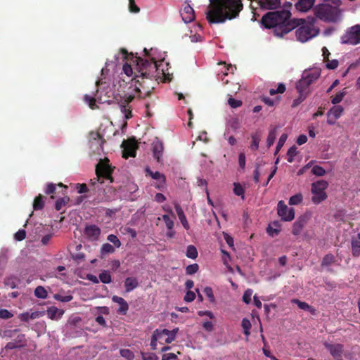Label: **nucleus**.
I'll return each instance as SVG.
<instances>
[{
	"label": "nucleus",
	"instance_id": "obj_1",
	"mask_svg": "<svg viewBox=\"0 0 360 360\" xmlns=\"http://www.w3.org/2000/svg\"><path fill=\"white\" fill-rule=\"evenodd\" d=\"M145 58L135 56L133 53H129L125 49H120V54L124 60H130L134 65L132 68L131 64L125 63L123 65V72L127 76L134 75L131 79V86H134V91L136 93H141V88L146 91V95L150 93L153 86L150 83L156 77L158 71V65L156 60L150 56L149 51L145 48Z\"/></svg>",
	"mask_w": 360,
	"mask_h": 360
},
{
	"label": "nucleus",
	"instance_id": "obj_2",
	"mask_svg": "<svg viewBox=\"0 0 360 360\" xmlns=\"http://www.w3.org/2000/svg\"><path fill=\"white\" fill-rule=\"evenodd\" d=\"M291 15L290 11L285 8L269 11L262 16L261 24L264 28H273L274 34L282 37L304 22L302 18L291 19Z\"/></svg>",
	"mask_w": 360,
	"mask_h": 360
},
{
	"label": "nucleus",
	"instance_id": "obj_3",
	"mask_svg": "<svg viewBox=\"0 0 360 360\" xmlns=\"http://www.w3.org/2000/svg\"><path fill=\"white\" fill-rule=\"evenodd\" d=\"M243 8L241 0H210L206 19L210 24L224 23L237 18Z\"/></svg>",
	"mask_w": 360,
	"mask_h": 360
},
{
	"label": "nucleus",
	"instance_id": "obj_4",
	"mask_svg": "<svg viewBox=\"0 0 360 360\" xmlns=\"http://www.w3.org/2000/svg\"><path fill=\"white\" fill-rule=\"evenodd\" d=\"M340 0H324L323 3L319 4L313 8V15H309L311 23H316L321 20L328 23H335L341 20L342 11L340 8Z\"/></svg>",
	"mask_w": 360,
	"mask_h": 360
},
{
	"label": "nucleus",
	"instance_id": "obj_5",
	"mask_svg": "<svg viewBox=\"0 0 360 360\" xmlns=\"http://www.w3.org/2000/svg\"><path fill=\"white\" fill-rule=\"evenodd\" d=\"M304 22L297 27L295 31L296 38L298 41L304 43L312 38L316 37L319 34V29L315 27L316 23H311L309 20V16L307 18H303Z\"/></svg>",
	"mask_w": 360,
	"mask_h": 360
},
{
	"label": "nucleus",
	"instance_id": "obj_6",
	"mask_svg": "<svg viewBox=\"0 0 360 360\" xmlns=\"http://www.w3.org/2000/svg\"><path fill=\"white\" fill-rule=\"evenodd\" d=\"M320 76L319 71L304 72L302 78L297 82L296 89L299 93L307 94L309 86L314 83Z\"/></svg>",
	"mask_w": 360,
	"mask_h": 360
},
{
	"label": "nucleus",
	"instance_id": "obj_7",
	"mask_svg": "<svg viewBox=\"0 0 360 360\" xmlns=\"http://www.w3.org/2000/svg\"><path fill=\"white\" fill-rule=\"evenodd\" d=\"M328 186V183L325 180H319L312 184L311 192L314 196L311 200L314 204H319L327 198L325 190Z\"/></svg>",
	"mask_w": 360,
	"mask_h": 360
},
{
	"label": "nucleus",
	"instance_id": "obj_8",
	"mask_svg": "<svg viewBox=\"0 0 360 360\" xmlns=\"http://www.w3.org/2000/svg\"><path fill=\"white\" fill-rule=\"evenodd\" d=\"M109 162L110 161L108 158H105L104 160H101L96 165V174L97 175L98 181L100 179L101 177H102L105 179L110 180L111 183L113 181L112 173L113 172L114 168L111 167V165L109 164Z\"/></svg>",
	"mask_w": 360,
	"mask_h": 360
},
{
	"label": "nucleus",
	"instance_id": "obj_9",
	"mask_svg": "<svg viewBox=\"0 0 360 360\" xmlns=\"http://www.w3.org/2000/svg\"><path fill=\"white\" fill-rule=\"evenodd\" d=\"M342 44L356 45L360 43V25L350 27L347 32L342 36Z\"/></svg>",
	"mask_w": 360,
	"mask_h": 360
},
{
	"label": "nucleus",
	"instance_id": "obj_10",
	"mask_svg": "<svg viewBox=\"0 0 360 360\" xmlns=\"http://www.w3.org/2000/svg\"><path fill=\"white\" fill-rule=\"evenodd\" d=\"M178 331V328L169 330L160 327L155 330V333L158 334V337L161 338V339H159L160 344H169L172 342L176 339Z\"/></svg>",
	"mask_w": 360,
	"mask_h": 360
},
{
	"label": "nucleus",
	"instance_id": "obj_11",
	"mask_svg": "<svg viewBox=\"0 0 360 360\" xmlns=\"http://www.w3.org/2000/svg\"><path fill=\"white\" fill-rule=\"evenodd\" d=\"M121 147L123 148L122 157L127 159L129 157H135L136 149L138 148L137 142L134 139L124 140Z\"/></svg>",
	"mask_w": 360,
	"mask_h": 360
},
{
	"label": "nucleus",
	"instance_id": "obj_12",
	"mask_svg": "<svg viewBox=\"0 0 360 360\" xmlns=\"http://www.w3.org/2000/svg\"><path fill=\"white\" fill-rule=\"evenodd\" d=\"M277 212L281 219L285 221H290L295 217L294 209L288 208L283 200L279 201L278 203Z\"/></svg>",
	"mask_w": 360,
	"mask_h": 360
},
{
	"label": "nucleus",
	"instance_id": "obj_13",
	"mask_svg": "<svg viewBox=\"0 0 360 360\" xmlns=\"http://www.w3.org/2000/svg\"><path fill=\"white\" fill-rule=\"evenodd\" d=\"M325 347L330 352L333 357L336 360H341L343 352V345L341 344L324 343Z\"/></svg>",
	"mask_w": 360,
	"mask_h": 360
},
{
	"label": "nucleus",
	"instance_id": "obj_14",
	"mask_svg": "<svg viewBox=\"0 0 360 360\" xmlns=\"http://www.w3.org/2000/svg\"><path fill=\"white\" fill-rule=\"evenodd\" d=\"M309 219V217L306 214L299 217L292 225V233L294 236H299L307 225Z\"/></svg>",
	"mask_w": 360,
	"mask_h": 360
},
{
	"label": "nucleus",
	"instance_id": "obj_15",
	"mask_svg": "<svg viewBox=\"0 0 360 360\" xmlns=\"http://www.w3.org/2000/svg\"><path fill=\"white\" fill-rule=\"evenodd\" d=\"M294 1L296 11L302 13H307L315 6V0H294Z\"/></svg>",
	"mask_w": 360,
	"mask_h": 360
},
{
	"label": "nucleus",
	"instance_id": "obj_16",
	"mask_svg": "<svg viewBox=\"0 0 360 360\" xmlns=\"http://www.w3.org/2000/svg\"><path fill=\"white\" fill-rule=\"evenodd\" d=\"M101 229L94 224L87 225L84 231L85 236L91 241L97 240L101 235Z\"/></svg>",
	"mask_w": 360,
	"mask_h": 360
},
{
	"label": "nucleus",
	"instance_id": "obj_17",
	"mask_svg": "<svg viewBox=\"0 0 360 360\" xmlns=\"http://www.w3.org/2000/svg\"><path fill=\"white\" fill-rule=\"evenodd\" d=\"M343 112V108L341 105H335L328 112L327 122L330 125H333L336 120L341 116Z\"/></svg>",
	"mask_w": 360,
	"mask_h": 360
},
{
	"label": "nucleus",
	"instance_id": "obj_18",
	"mask_svg": "<svg viewBox=\"0 0 360 360\" xmlns=\"http://www.w3.org/2000/svg\"><path fill=\"white\" fill-rule=\"evenodd\" d=\"M146 172L147 175L151 176L153 179L158 180L157 185L155 187L159 190H162V188L165 186L166 183V177L163 174H161L159 172H153L150 169V168L147 167L146 169Z\"/></svg>",
	"mask_w": 360,
	"mask_h": 360
},
{
	"label": "nucleus",
	"instance_id": "obj_19",
	"mask_svg": "<svg viewBox=\"0 0 360 360\" xmlns=\"http://www.w3.org/2000/svg\"><path fill=\"white\" fill-rule=\"evenodd\" d=\"M180 13L183 21L186 23L191 22L195 19L194 10L188 4L184 5V8Z\"/></svg>",
	"mask_w": 360,
	"mask_h": 360
},
{
	"label": "nucleus",
	"instance_id": "obj_20",
	"mask_svg": "<svg viewBox=\"0 0 360 360\" xmlns=\"http://www.w3.org/2000/svg\"><path fill=\"white\" fill-rule=\"evenodd\" d=\"M163 150L164 147L162 142L156 138L152 143V151L154 158L158 162H161Z\"/></svg>",
	"mask_w": 360,
	"mask_h": 360
},
{
	"label": "nucleus",
	"instance_id": "obj_21",
	"mask_svg": "<svg viewBox=\"0 0 360 360\" xmlns=\"http://www.w3.org/2000/svg\"><path fill=\"white\" fill-rule=\"evenodd\" d=\"M258 4L263 9L274 10L281 5V0H257Z\"/></svg>",
	"mask_w": 360,
	"mask_h": 360
},
{
	"label": "nucleus",
	"instance_id": "obj_22",
	"mask_svg": "<svg viewBox=\"0 0 360 360\" xmlns=\"http://www.w3.org/2000/svg\"><path fill=\"white\" fill-rule=\"evenodd\" d=\"M105 142V139L98 132H91L89 143L91 148L95 146L96 150H99Z\"/></svg>",
	"mask_w": 360,
	"mask_h": 360
},
{
	"label": "nucleus",
	"instance_id": "obj_23",
	"mask_svg": "<svg viewBox=\"0 0 360 360\" xmlns=\"http://www.w3.org/2000/svg\"><path fill=\"white\" fill-rule=\"evenodd\" d=\"M112 300L113 302L117 303L120 305L117 312L119 314L125 315L129 310V304L127 301L124 298L117 295L112 296Z\"/></svg>",
	"mask_w": 360,
	"mask_h": 360
},
{
	"label": "nucleus",
	"instance_id": "obj_24",
	"mask_svg": "<svg viewBox=\"0 0 360 360\" xmlns=\"http://www.w3.org/2000/svg\"><path fill=\"white\" fill-rule=\"evenodd\" d=\"M64 311L59 309L56 307H51L47 309V315L51 320H58L61 318Z\"/></svg>",
	"mask_w": 360,
	"mask_h": 360
},
{
	"label": "nucleus",
	"instance_id": "obj_25",
	"mask_svg": "<svg viewBox=\"0 0 360 360\" xmlns=\"http://www.w3.org/2000/svg\"><path fill=\"white\" fill-rule=\"evenodd\" d=\"M139 285L138 281L136 278L128 277L124 281V287L127 292H131L136 288Z\"/></svg>",
	"mask_w": 360,
	"mask_h": 360
},
{
	"label": "nucleus",
	"instance_id": "obj_26",
	"mask_svg": "<svg viewBox=\"0 0 360 360\" xmlns=\"http://www.w3.org/2000/svg\"><path fill=\"white\" fill-rule=\"evenodd\" d=\"M352 254L354 257H357L360 255V239L352 238L351 241Z\"/></svg>",
	"mask_w": 360,
	"mask_h": 360
},
{
	"label": "nucleus",
	"instance_id": "obj_27",
	"mask_svg": "<svg viewBox=\"0 0 360 360\" xmlns=\"http://www.w3.org/2000/svg\"><path fill=\"white\" fill-rule=\"evenodd\" d=\"M252 143L250 145L251 150L255 151L259 148V144L261 140V134L259 132H255L251 135Z\"/></svg>",
	"mask_w": 360,
	"mask_h": 360
},
{
	"label": "nucleus",
	"instance_id": "obj_28",
	"mask_svg": "<svg viewBox=\"0 0 360 360\" xmlns=\"http://www.w3.org/2000/svg\"><path fill=\"white\" fill-rule=\"evenodd\" d=\"M291 302L292 303L297 304L300 309H303V310L309 311L312 314H314V312L316 311L315 309L312 308L307 302H302L297 299H292Z\"/></svg>",
	"mask_w": 360,
	"mask_h": 360
},
{
	"label": "nucleus",
	"instance_id": "obj_29",
	"mask_svg": "<svg viewBox=\"0 0 360 360\" xmlns=\"http://www.w3.org/2000/svg\"><path fill=\"white\" fill-rule=\"evenodd\" d=\"M44 197L41 194L37 196L33 202V208L34 210H42L44 207V201L43 200Z\"/></svg>",
	"mask_w": 360,
	"mask_h": 360
},
{
	"label": "nucleus",
	"instance_id": "obj_30",
	"mask_svg": "<svg viewBox=\"0 0 360 360\" xmlns=\"http://www.w3.org/2000/svg\"><path fill=\"white\" fill-rule=\"evenodd\" d=\"M276 134H277V127H274L269 131L268 136H267V139H266V143H267L268 148H270L274 144L275 139L276 138Z\"/></svg>",
	"mask_w": 360,
	"mask_h": 360
},
{
	"label": "nucleus",
	"instance_id": "obj_31",
	"mask_svg": "<svg viewBox=\"0 0 360 360\" xmlns=\"http://www.w3.org/2000/svg\"><path fill=\"white\" fill-rule=\"evenodd\" d=\"M38 317V312H32L30 314L29 312L22 313L19 315V319L20 321L24 322H28L30 320L35 319Z\"/></svg>",
	"mask_w": 360,
	"mask_h": 360
},
{
	"label": "nucleus",
	"instance_id": "obj_32",
	"mask_svg": "<svg viewBox=\"0 0 360 360\" xmlns=\"http://www.w3.org/2000/svg\"><path fill=\"white\" fill-rule=\"evenodd\" d=\"M70 200L68 196H64L58 198L55 203V209L57 211L60 210Z\"/></svg>",
	"mask_w": 360,
	"mask_h": 360
},
{
	"label": "nucleus",
	"instance_id": "obj_33",
	"mask_svg": "<svg viewBox=\"0 0 360 360\" xmlns=\"http://www.w3.org/2000/svg\"><path fill=\"white\" fill-rule=\"evenodd\" d=\"M115 249L112 245L106 243L102 245L101 248V254L102 255L112 254L115 252Z\"/></svg>",
	"mask_w": 360,
	"mask_h": 360
},
{
	"label": "nucleus",
	"instance_id": "obj_34",
	"mask_svg": "<svg viewBox=\"0 0 360 360\" xmlns=\"http://www.w3.org/2000/svg\"><path fill=\"white\" fill-rule=\"evenodd\" d=\"M84 101L89 105V108L92 110H94L98 108L96 104V98L94 96L84 95Z\"/></svg>",
	"mask_w": 360,
	"mask_h": 360
},
{
	"label": "nucleus",
	"instance_id": "obj_35",
	"mask_svg": "<svg viewBox=\"0 0 360 360\" xmlns=\"http://www.w3.org/2000/svg\"><path fill=\"white\" fill-rule=\"evenodd\" d=\"M186 255L187 257L191 259H195L198 257V250L193 245H189L186 249Z\"/></svg>",
	"mask_w": 360,
	"mask_h": 360
},
{
	"label": "nucleus",
	"instance_id": "obj_36",
	"mask_svg": "<svg viewBox=\"0 0 360 360\" xmlns=\"http://www.w3.org/2000/svg\"><path fill=\"white\" fill-rule=\"evenodd\" d=\"M241 326L243 328L244 334L246 336L250 335V329L252 328V324H251L250 321L248 319L244 318L242 320Z\"/></svg>",
	"mask_w": 360,
	"mask_h": 360
},
{
	"label": "nucleus",
	"instance_id": "obj_37",
	"mask_svg": "<svg viewBox=\"0 0 360 360\" xmlns=\"http://www.w3.org/2000/svg\"><path fill=\"white\" fill-rule=\"evenodd\" d=\"M99 279L105 284H108L112 281L111 275L107 271H103L99 274Z\"/></svg>",
	"mask_w": 360,
	"mask_h": 360
},
{
	"label": "nucleus",
	"instance_id": "obj_38",
	"mask_svg": "<svg viewBox=\"0 0 360 360\" xmlns=\"http://www.w3.org/2000/svg\"><path fill=\"white\" fill-rule=\"evenodd\" d=\"M303 200V196L301 193H297L289 199V204L290 205H297L300 204Z\"/></svg>",
	"mask_w": 360,
	"mask_h": 360
},
{
	"label": "nucleus",
	"instance_id": "obj_39",
	"mask_svg": "<svg viewBox=\"0 0 360 360\" xmlns=\"http://www.w3.org/2000/svg\"><path fill=\"white\" fill-rule=\"evenodd\" d=\"M297 147L293 146L290 147L287 152V160L288 162H292L294 161L295 157L297 155Z\"/></svg>",
	"mask_w": 360,
	"mask_h": 360
},
{
	"label": "nucleus",
	"instance_id": "obj_40",
	"mask_svg": "<svg viewBox=\"0 0 360 360\" xmlns=\"http://www.w3.org/2000/svg\"><path fill=\"white\" fill-rule=\"evenodd\" d=\"M34 295L38 298L45 299L47 297V292L42 286H37L34 290Z\"/></svg>",
	"mask_w": 360,
	"mask_h": 360
},
{
	"label": "nucleus",
	"instance_id": "obj_41",
	"mask_svg": "<svg viewBox=\"0 0 360 360\" xmlns=\"http://www.w3.org/2000/svg\"><path fill=\"white\" fill-rule=\"evenodd\" d=\"M335 262V257L332 254H327L323 258L321 266H330Z\"/></svg>",
	"mask_w": 360,
	"mask_h": 360
},
{
	"label": "nucleus",
	"instance_id": "obj_42",
	"mask_svg": "<svg viewBox=\"0 0 360 360\" xmlns=\"http://www.w3.org/2000/svg\"><path fill=\"white\" fill-rule=\"evenodd\" d=\"M234 188H233V193L235 195L238 196H241L242 199L245 198L244 196V188L239 183H234L233 184Z\"/></svg>",
	"mask_w": 360,
	"mask_h": 360
},
{
	"label": "nucleus",
	"instance_id": "obj_43",
	"mask_svg": "<svg viewBox=\"0 0 360 360\" xmlns=\"http://www.w3.org/2000/svg\"><path fill=\"white\" fill-rule=\"evenodd\" d=\"M121 356L125 358L127 360H132L134 357V354L132 351L129 349H122L120 351Z\"/></svg>",
	"mask_w": 360,
	"mask_h": 360
},
{
	"label": "nucleus",
	"instance_id": "obj_44",
	"mask_svg": "<svg viewBox=\"0 0 360 360\" xmlns=\"http://www.w3.org/2000/svg\"><path fill=\"white\" fill-rule=\"evenodd\" d=\"M346 93L344 91H341L338 93L335 96H331V103L334 105H337L339 103H340L344 96H345Z\"/></svg>",
	"mask_w": 360,
	"mask_h": 360
},
{
	"label": "nucleus",
	"instance_id": "obj_45",
	"mask_svg": "<svg viewBox=\"0 0 360 360\" xmlns=\"http://www.w3.org/2000/svg\"><path fill=\"white\" fill-rule=\"evenodd\" d=\"M285 91V86L283 83H280L277 89H271L269 90V94L274 96L276 94H283Z\"/></svg>",
	"mask_w": 360,
	"mask_h": 360
},
{
	"label": "nucleus",
	"instance_id": "obj_46",
	"mask_svg": "<svg viewBox=\"0 0 360 360\" xmlns=\"http://www.w3.org/2000/svg\"><path fill=\"white\" fill-rule=\"evenodd\" d=\"M311 173L317 176H322L326 174V171L322 167L315 165L311 169Z\"/></svg>",
	"mask_w": 360,
	"mask_h": 360
},
{
	"label": "nucleus",
	"instance_id": "obj_47",
	"mask_svg": "<svg viewBox=\"0 0 360 360\" xmlns=\"http://www.w3.org/2000/svg\"><path fill=\"white\" fill-rule=\"evenodd\" d=\"M53 297L55 300L62 302H68L73 299V297L70 295L63 296L59 294H55Z\"/></svg>",
	"mask_w": 360,
	"mask_h": 360
},
{
	"label": "nucleus",
	"instance_id": "obj_48",
	"mask_svg": "<svg viewBox=\"0 0 360 360\" xmlns=\"http://www.w3.org/2000/svg\"><path fill=\"white\" fill-rule=\"evenodd\" d=\"M199 269V266L198 264H190L186 268V273L188 275H192L195 274Z\"/></svg>",
	"mask_w": 360,
	"mask_h": 360
},
{
	"label": "nucleus",
	"instance_id": "obj_49",
	"mask_svg": "<svg viewBox=\"0 0 360 360\" xmlns=\"http://www.w3.org/2000/svg\"><path fill=\"white\" fill-rule=\"evenodd\" d=\"M107 240L110 243H113L115 247L120 248L121 246V242L119 238L114 234H110L107 237Z\"/></svg>",
	"mask_w": 360,
	"mask_h": 360
},
{
	"label": "nucleus",
	"instance_id": "obj_50",
	"mask_svg": "<svg viewBox=\"0 0 360 360\" xmlns=\"http://www.w3.org/2000/svg\"><path fill=\"white\" fill-rule=\"evenodd\" d=\"M326 63V68L329 70H335L338 67L339 62L336 59L330 60L324 62Z\"/></svg>",
	"mask_w": 360,
	"mask_h": 360
},
{
	"label": "nucleus",
	"instance_id": "obj_51",
	"mask_svg": "<svg viewBox=\"0 0 360 360\" xmlns=\"http://www.w3.org/2000/svg\"><path fill=\"white\" fill-rule=\"evenodd\" d=\"M162 220L165 221L167 228L169 230H172L174 227L173 220L167 214H164L162 217Z\"/></svg>",
	"mask_w": 360,
	"mask_h": 360
},
{
	"label": "nucleus",
	"instance_id": "obj_52",
	"mask_svg": "<svg viewBox=\"0 0 360 360\" xmlns=\"http://www.w3.org/2000/svg\"><path fill=\"white\" fill-rule=\"evenodd\" d=\"M159 339H161V338L158 337V334H156L154 330L151 336L150 341V347L153 350H155L157 349V342H159Z\"/></svg>",
	"mask_w": 360,
	"mask_h": 360
},
{
	"label": "nucleus",
	"instance_id": "obj_53",
	"mask_svg": "<svg viewBox=\"0 0 360 360\" xmlns=\"http://www.w3.org/2000/svg\"><path fill=\"white\" fill-rule=\"evenodd\" d=\"M287 138H288V136L286 134H283L281 137L279 138V140H278V142L277 143V146H276V153H278L281 148L283 147V146L284 145L285 142L287 140Z\"/></svg>",
	"mask_w": 360,
	"mask_h": 360
},
{
	"label": "nucleus",
	"instance_id": "obj_54",
	"mask_svg": "<svg viewBox=\"0 0 360 360\" xmlns=\"http://www.w3.org/2000/svg\"><path fill=\"white\" fill-rule=\"evenodd\" d=\"M228 103L233 108H236L242 105V101L240 100L234 99L232 97H230L228 100Z\"/></svg>",
	"mask_w": 360,
	"mask_h": 360
},
{
	"label": "nucleus",
	"instance_id": "obj_55",
	"mask_svg": "<svg viewBox=\"0 0 360 360\" xmlns=\"http://www.w3.org/2000/svg\"><path fill=\"white\" fill-rule=\"evenodd\" d=\"M143 360H158V356L155 353L141 352Z\"/></svg>",
	"mask_w": 360,
	"mask_h": 360
},
{
	"label": "nucleus",
	"instance_id": "obj_56",
	"mask_svg": "<svg viewBox=\"0 0 360 360\" xmlns=\"http://www.w3.org/2000/svg\"><path fill=\"white\" fill-rule=\"evenodd\" d=\"M252 294V290L251 289L246 290L243 295V301L246 304H249L251 301Z\"/></svg>",
	"mask_w": 360,
	"mask_h": 360
},
{
	"label": "nucleus",
	"instance_id": "obj_57",
	"mask_svg": "<svg viewBox=\"0 0 360 360\" xmlns=\"http://www.w3.org/2000/svg\"><path fill=\"white\" fill-rule=\"evenodd\" d=\"M129 9L131 13H137L139 12V8L136 5L135 0H129Z\"/></svg>",
	"mask_w": 360,
	"mask_h": 360
},
{
	"label": "nucleus",
	"instance_id": "obj_58",
	"mask_svg": "<svg viewBox=\"0 0 360 360\" xmlns=\"http://www.w3.org/2000/svg\"><path fill=\"white\" fill-rule=\"evenodd\" d=\"M204 293L210 299V302H214V296L212 289L210 287H206L204 289Z\"/></svg>",
	"mask_w": 360,
	"mask_h": 360
},
{
	"label": "nucleus",
	"instance_id": "obj_59",
	"mask_svg": "<svg viewBox=\"0 0 360 360\" xmlns=\"http://www.w3.org/2000/svg\"><path fill=\"white\" fill-rule=\"evenodd\" d=\"M13 314L9 311L8 309H1L0 310V318L3 319H8L13 316Z\"/></svg>",
	"mask_w": 360,
	"mask_h": 360
},
{
	"label": "nucleus",
	"instance_id": "obj_60",
	"mask_svg": "<svg viewBox=\"0 0 360 360\" xmlns=\"http://www.w3.org/2000/svg\"><path fill=\"white\" fill-rule=\"evenodd\" d=\"M21 347H23L22 343L18 344V342H17V341H13V342H10L7 343L6 348L7 349H13L20 348Z\"/></svg>",
	"mask_w": 360,
	"mask_h": 360
},
{
	"label": "nucleus",
	"instance_id": "obj_61",
	"mask_svg": "<svg viewBox=\"0 0 360 360\" xmlns=\"http://www.w3.org/2000/svg\"><path fill=\"white\" fill-rule=\"evenodd\" d=\"M26 237V232L24 229L19 230L15 234V239L18 241H21L24 240Z\"/></svg>",
	"mask_w": 360,
	"mask_h": 360
},
{
	"label": "nucleus",
	"instance_id": "obj_62",
	"mask_svg": "<svg viewBox=\"0 0 360 360\" xmlns=\"http://www.w3.org/2000/svg\"><path fill=\"white\" fill-rule=\"evenodd\" d=\"M56 185L53 183H50L47 185L46 190H45V193L48 195L53 194L56 192Z\"/></svg>",
	"mask_w": 360,
	"mask_h": 360
},
{
	"label": "nucleus",
	"instance_id": "obj_63",
	"mask_svg": "<svg viewBox=\"0 0 360 360\" xmlns=\"http://www.w3.org/2000/svg\"><path fill=\"white\" fill-rule=\"evenodd\" d=\"M122 111L125 115L126 119H129L132 117L131 110L130 108H127V106L126 105H121Z\"/></svg>",
	"mask_w": 360,
	"mask_h": 360
},
{
	"label": "nucleus",
	"instance_id": "obj_64",
	"mask_svg": "<svg viewBox=\"0 0 360 360\" xmlns=\"http://www.w3.org/2000/svg\"><path fill=\"white\" fill-rule=\"evenodd\" d=\"M195 294L191 290H188L186 292L185 297H184V301L190 302L195 300Z\"/></svg>",
	"mask_w": 360,
	"mask_h": 360
}]
</instances>
